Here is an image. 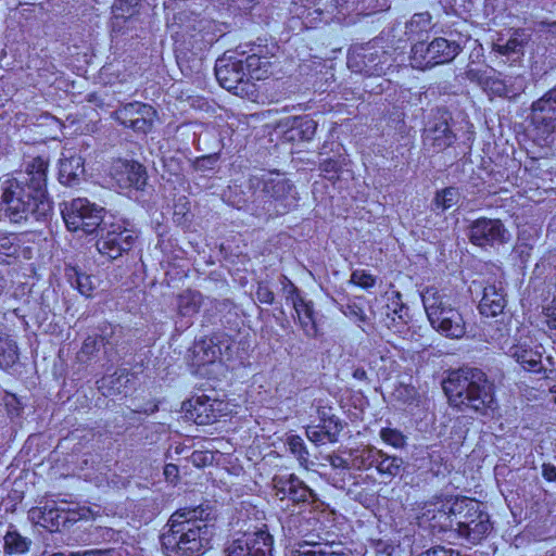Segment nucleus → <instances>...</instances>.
Returning a JSON list of instances; mask_svg holds the SVG:
<instances>
[{
	"mask_svg": "<svg viewBox=\"0 0 556 556\" xmlns=\"http://www.w3.org/2000/svg\"><path fill=\"white\" fill-rule=\"evenodd\" d=\"M137 4L138 0H115L112 7L114 13L113 28H115L121 20L125 21L127 17H130Z\"/></svg>",
	"mask_w": 556,
	"mask_h": 556,
	"instance_id": "a19ab883",
	"label": "nucleus"
},
{
	"mask_svg": "<svg viewBox=\"0 0 556 556\" xmlns=\"http://www.w3.org/2000/svg\"><path fill=\"white\" fill-rule=\"evenodd\" d=\"M422 304L432 328L450 339H460L466 334V321L451 299L435 288H427L421 294Z\"/></svg>",
	"mask_w": 556,
	"mask_h": 556,
	"instance_id": "39448f33",
	"label": "nucleus"
},
{
	"mask_svg": "<svg viewBox=\"0 0 556 556\" xmlns=\"http://www.w3.org/2000/svg\"><path fill=\"white\" fill-rule=\"evenodd\" d=\"M216 161V157L211 155V156H206V157H202L198 161V166L201 168V167H204V163L206 162H215Z\"/></svg>",
	"mask_w": 556,
	"mask_h": 556,
	"instance_id": "774afa93",
	"label": "nucleus"
},
{
	"mask_svg": "<svg viewBox=\"0 0 556 556\" xmlns=\"http://www.w3.org/2000/svg\"><path fill=\"white\" fill-rule=\"evenodd\" d=\"M213 509L208 505L184 507L169 517L161 535L162 546L172 553L184 556H200L211 548L214 535L212 526Z\"/></svg>",
	"mask_w": 556,
	"mask_h": 556,
	"instance_id": "f03ea898",
	"label": "nucleus"
},
{
	"mask_svg": "<svg viewBox=\"0 0 556 556\" xmlns=\"http://www.w3.org/2000/svg\"><path fill=\"white\" fill-rule=\"evenodd\" d=\"M112 177L122 189L142 190L147 184L144 167L135 161L117 160L112 167Z\"/></svg>",
	"mask_w": 556,
	"mask_h": 556,
	"instance_id": "6ab92c4d",
	"label": "nucleus"
},
{
	"mask_svg": "<svg viewBox=\"0 0 556 556\" xmlns=\"http://www.w3.org/2000/svg\"><path fill=\"white\" fill-rule=\"evenodd\" d=\"M289 556H317L315 549L312 547V542L304 541L292 549Z\"/></svg>",
	"mask_w": 556,
	"mask_h": 556,
	"instance_id": "3c124183",
	"label": "nucleus"
},
{
	"mask_svg": "<svg viewBox=\"0 0 556 556\" xmlns=\"http://www.w3.org/2000/svg\"><path fill=\"white\" fill-rule=\"evenodd\" d=\"M273 488L279 501L288 500L298 505L313 504L317 501L315 492L294 473L275 476Z\"/></svg>",
	"mask_w": 556,
	"mask_h": 556,
	"instance_id": "2eb2a0df",
	"label": "nucleus"
},
{
	"mask_svg": "<svg viewBox=\"0 0 556 556\" xmlns=\"http://www.w3.org/2000/svg\"><path fill=\"white\" fill-rule=\"evenodd\" d=\"M459 193L457 189L450 187L445 188L441 192L437 193L433 200V210L437 213H443L444 211L454 206L458 201Z\"/></svg>",
	"mask_w": 556,
	"mask_h": 556,
	"instance_id": "c9c22d12",
	"label": "nucleus"
},
{
	"mask_svg": "<svg viewBox=\"0 0 556 556\" xmlns=\"http://www.w3.org/2000/svg\"><path fill=\"white\" fill-rule=\"evenodd\" d=\"M164 475L166 476V478L177 477L178 467L174 464H167L164 468Z\"/></svg>",
	"mask_w": 556,
	"mask_h": 556,
	"instance_id": "680f3d73",
	"label": "nucleus"
},
{
	"mask_svg": "<svg viewBox=\"0 0 556 556\" xmlns=\"http://www.w3.org/2000/svg\"><path fill=\"white\" fill-rule=\"evenodd\" d=\"M251 539L249 536H240L239 533H237L232 539L228 540L225 546V555L226 556H264V551L262 548L261 552L257 554V552L254 551L255 554H249V544Z\"/></svg>",
	"mask_w": 556,
	"mask_h": 556,
	"instance_id": "2f4dec72",
	"label": "nucleus"
},
{
	"mask_svg": "<svg viewBox=\"0 0 556 556\" xmlns=\"http://www.w3.org/2000/svg\"><path fill=\"white\" fill-rule=\"evenodd\" d=\"M484 513L479 502L467 497L456 498L451 504H442V507L432 516L435 521L433 526L450 528L459 535L460 530L480 520L479 516Z\"/></svg>",
	"mask_w": 556,
	"mask_h": 556,
	"instance_id": "0eeeda50",
	"label": "nucleus"
},
{
	"mask_svg": "<svg viewBox=\"0 0 556 556\" xmlns=\"http://www.w3.org/2000/svg\"><path fill=\"white\" fill-rule=\"evenodd\" d=\"M350 281L364 289L372 288L376 285V278L364 269H355Z\"/></svg>",
	"mask_w": 556,
	"mask_h": 556,
	"instance_id": "de8ad7c7",
	"label": "nucleus"
},
{
	"mask_svg": "<svg viewBox=\"0 0 556 556\" xmlns=\"http://www.w3.org/2000/svg\"><path fill=\"white\" fill-rule=\"evenodd\" d=\"M336 431L337 430H333V431L325 430L323 428L321 424L314 425V426H307L306 427V437L311 442H313L316 445L325 444L326 442L334 443L336 442Z\"/></svg>",
	"mask_w": 556,
	"mask_h": 556,
	"instance_id": "4c0bfd02",
	"label": "nucleus"
},
{
	"mask_svg": "<svg viewBox=\"0 0 556 556\" xmlns=\"http://www.w3.org/2000/svg\"><path fill=\"white\" fill-rule=\"evenodd\" d=\"M363 463H366L368 466H377V462L380 457L383 456V451L378 450L374 446H367L362 451Z\"/></svg>",
	"mask_w": 556,
	"mask_h": 556,
	"instance_id": "8fccbe9b",
	"label": "nucleus"
},
{
	"mask_svg": "<svg viewBox=\"0 0 556 556\" xmlns=\"http://www.w3.org/2000/svg\"><path fill=\"white\" fill-rule=\"evenodd\" d=\"M256 298L261 303L271 304L274 302V292L264 285H260L256 290Z\"/></svg>",
	"mask_w": 556,
	"mask_h": 556,
	"instance_id": "603ef678",
	"label": "nucleus"
},
{
	"mask_svg": "<svg viewBox=\"0 0 556 556\" xmlns=\"http://www.w3.org/2000/svg\"><path fill=\"white\" fill-rule=\"evenodd\" d=\"M215 75L220 86L235 94L244 96L252 91L253 85L244 74L242 58L224 55L217 59Z\"/></svg>",
	"mask_w": 556,
	"mask_h": 556,
	"instance_id": "f8f14e48",
	"label": "nucleus"
},
{
	"mask_svg": "<svg viewBox=\"0 0 556 556\" xmlns=\"http://www.w3.org/2000/svg\"><path fill=\"white\" fill-rule=\"evenodd\" d=\"M506 306L503 281L490 279L483 288L482 299L479 303V311L484 316L494 317L503 313Z\"/></svg>",
	"mask_w": 556,
	"mask_h": 556,
	"instance_id": "aec40b11",
	"label": "nucleus"
},
{
	"mask_svg": "<svg viewBox=\"0 0 556 556\" xmlns=\"http://www.w3.org/2000/svg\"><path fill=\"white\" fill-rule=\"evenodd\" d=\"M340 311L344 316L357 324L358 327H362L364 324L368 323V317L364 309L355 302L341 304Z\"/></svg>",
	"mask_w": 556,
	"mask_h": 556,
	"instance_id": "37998d69",
	"label": "nucleus"
},
{
	"mask_svg": "<svg viewBox=\"0 0 556 556\" xmlns=\"http://www.w3.org/2000/svg\"><path fill=\"white\" fill-rule=\"evenodd\" d=\"M381 440L394 448H404L407 444L406 437L397 429L382 428L380 430Z\"/></svg>",
	"mask_w": 556,
	"mask_h": 556,
	"instance_id": "c03bdc74",
	"label": "nucleus"
},
{
	"mask_svg": "<svg viewBox=\"0 0 556 556\" xmlns=\"http://www.w3.org/2000/svg\"><path fill=\"white\" fill-rule=\"evenodd\" d=\"M542 346L535 348L526 344H517L509 349V355L516 359L525 369L540 372L542 369Z\"/></svg>",
	"mask_w": 556,
	"mask_h": 556,
	"instance_id": "5701e85b",
	"label": "nucleus"
},
{
	"mask_svg": "<svg viewBox=\"0 0 556 556\" xmlns=\"http://www.w3.org/2000/svg\"><path fill=\"white\" fill-rule=\"evenodd\" d=\"M531 112L534 126L543 134L556 130V86L532 103Z\"/></svg>",
	"mask_w": 556,
	"mask_h": 556,
	"instance_id": "f3484780",
	"label": "nucleus"
},
{
	"mask_svg": "<svg viewBox=\"0 0 556 556\" xmlns=\"http://www.w3.org/2000/svg\"><path fill=\"white\" fill-rule=\"evenodd\" d=\"M542 475L547 481H556V467L549 464H544Z\"/></svg>",
	"mask_w": 556,
	"mask_h": 556,
	"instance_id": "bf43d9fd",
	"label": "nucleus"
},
{
	"mask_svg": "<svg viewBox=\"0 0 556 556\" xmlns=\"http://www.w3.org/2000/svg\"><path fill=\"white\" fill-rule=\"evenodd\" d=\"M438 115L424 131V147L432 153L444 151L453 144L456 135L452 131L448 119L450 114L446 111L439 110Z\"/></svg>",
	"mask_w": 556,
	"mask_h": 556,
	"instance_id": "dca6fc26",
	"label": "nucleus"
},
{
	"mask_svg": "<svg viewBox=\"0 0 556 556\" xmlns=\"http://www.w3.org/2000/svg\"><path fill=\"white\" fill-rule=\"evenodd\" d=\"M538 30L544 36L545 40L556 45V21H541L536 24Z\"/></svg>",
	"mask_w": 556,
	"mask_h": 556,
	"instance_id": "09e8293b",
	"label": "nucleus"
},
{
	"mask_svg": "<svg viewBox=\"0 0 556 556\" xmlns=\"http://www.w3.org/2000/svg\"><path fill=\"white\" fill-rule=\"evenodd\" d=\"M62 216L70 231L81 230L87 235L99 231L106 223L103 220V208L83 198L64 203Z\"/></svg>",
	"mask_w": 556,
	"mask_h": 556,
	"instance_id": "9d476101",
	"label": "nucleus"
},
{
	"mask_svg": "<svg viewBox=\"0 0 556 556\" xmlns=\"http://www.w3.org/2000/svg\"><path fill=\"white\" fill-rule=\"evenodd\" d=\"M112 116L121 125L138 134H148L152 130L156 111L150 104L134 101L116 109Z\"/></svg>",
	"mask_w": 556,
	"mask_h": 556,
	"instance_id": "4468645a",
	"label": "nucleus"
},
{
	"mask_svg": "<svg viewBox=\"0 0 556 556\" xmlns=\"http://www.w3.org/2000/svg\"><path fill=\"white\" fill-rule=\"evenodd\" d=\"M391 54L378 40L354 47L348 55V66L351 71L367 76H381L392 65Z\"/></svg>",
	"mask_w": 556,
	"mask_h": 556,
	"instance_id": "423d86ee",
	"label": "nucleus"
},
{
	"mask_svg": "<svg viewBox=\"0 0 556 556\" xmlns=\"http://www.w3.org/2000/svg\"><path fill=\"white\" fill-rule=\"evenodd\" d=\"M237 54L239 58H242L244 74L250 83L251 80L265 79L269 75L273 53L267 47L254 45L248 54L245 51L238 52Z\"/></svg>",
	"mask_w": 556,
	"mask_h": 556,
	"instance_id": "a211bd4d",
	"label": "nucleus"
},
{
	"mask_svg": "<svg viewBox=\"0 0 556 556\" xmlns=\"http://www.w3.org/2000/svg\"><path fill=\"white\" fill-rule=\"evenodd\" d=\"M525 40L518 36L511 37L504 45H497L496 51L502 55H517L518 58L523 54Z\"/></svg>",
	"mask_w": 556,
	"mask_h": 556,
	"instance_id": "a18cd8bd",
	"label": "nucleus"
},
{
	"mask_svg": "<svg viewBox=\"0 0 556 556\" xmlns=\"http://www.w3.org/2000/svg\"><path fill=\"white\" fill-rule=\"evenodd\" d=\"M443 390L450 405L462 412L486 415L495 409L494 386L479 368L463 367L451 371L443 381Z\"/></svg>",
	"mask_w": 556,
	"mask_h": 556,
	"instance_id": "7ed1b4c3",
	"label": "nucleus"
},
{
	"mask_svg": "<svg viewBox=\"0 0 556 556\" xmlns=\"http://www.w3.org/2000/svg\"><path fill=\"white\" fill-rule=\"evenodd\" d=\"M312 547L317 556H348L341 543L337 542H312Z\"/></svg>",
	"mask_w": 556,
	"mask_h": 556,
	"instance_id": "79ce46f5",
	"label": "nucleus"
},
{
	"mask_svg": "<svg viewBox=\"0 0 556 556\" xmlns=\"http://www.w3.org/2000/svg\"><path fill=\"white\" fill-rule=\"evenodd\" d=\"M287 444L289 451L298 458L300 465L304 468H308L309 454L306 450L303 439L300 435L291 434L287 438Z\"/></svg>",
	"mask_w": 556,
	"mask_h": 556,
	"instance_id": "e433bc0d",
	"label": "nucleus"
},
{
	"mask_svg": "<svg viewBox=\"0 0 556 556\" xmlns=\"http://www.w3.org/2000/svg\"><path fill=\"white\" fill-rule=\"evenodd\" d=\"M192 355L198 366L213 364L220 355V348L212 339H203L194 344Z\"/></svg>",
	"mask_w": 556,
	"mask_h": 556,
	"instance_id": "c756f323",
	"label": "nucleus"
},
{
	"mask_svg": "<svg viewBox=\"0 0 556 556\" xmlns=\"http://www.w3.org/2000/svg\"><path fill=\"white\" fill-rule=\"evenodd\" d=\"M49 160L42 155L24 163V169L0 177V219L20 224L30 217L47 218L52 202L47 192Z\"/></svg>",
	"mask_w": 556,
	"mask_h": 556,
	"instance_id": "f257e3e1",
	"label": "nucleus"
},
{
	"mask_svg": "<svg viewBox=\"0 0 556 556\" xmlns=\"http://www.w3.org/2000/svg\"><path fill=\"white\" fill-rule=\"evenodd\" d=\"M85 173L84 161L79 155H72L60 161V181L67 186H74Z\"/></svg>",
	"mask_w": 556,
	"mask_h": 556,
	"instance_id": "393cba45",
	"label": "nucleus"
},
{
	"mask_svg": "<svg viewBox=\"0 0 556 556\" xmlns=\"http://www.w3.org/2000/svg\"><path fill=\"white\" fill-rule=\"evenodd\" d=\"M451 549L438 546L426 552V556H447Z\"/></svg>",
	"mask_w": 556,
	"mask_h": 556,
	"instance_id": "052dcab7",
	"label": "nucleus"
},
{
	"mask_svg": "<svg viewBox=\"0 0 556 556\" xmlns=\"http://www.w3.org/2000/svg\"><path fill=\"white\" fill-rule=\"evenodd\" d=\"M100 237L96 247L99 253L109 260H116L129 251L136 240L135 233L121 224H103L99 230Z\"/></svg>",
	"mask_w": 556,
	"mask_h": 556,
	"instance_id": "ddd939ff",
	"label": "nucleus"
},
{
	"mask_svg": "<svg viewBox=\"0 0 556 556\" xmlns=\"http://www.w3.org/2000/svg\"><path fill=\"white\" fill-rule=\"evenodd\" d=\"M239 535L251 539L252 542H250L248 549L249 554H255L254 551L258 554L261 552L258 548H262L265 553L264 556H273L274 539L265 526L255 531L239 533Z\"/></svg>",
	"mask_w": 556,
	"mask_h": 556,
	"instance_id": "bb28decb",
	"label": "nucleus"
},
{
	"mask_svg": "<svg viewBox=\"0 0 556 556\" xmlns=\"http://www.w3.org/2000/svg\"><path fill=\"white\" fill-rule=\"evenodd\" d=\"M20 251L21 245L16 236L0 232V264L9 263L8 258L17 257Z\"/></svg>",
	"mask_w": 556,
	"mask_h": 556,
	"instance_id": "473e14b6",
	"label": "nucleus"
},
{
	"mask_svg": "<svg viewBox=\"0 0 556 556\" xmlns=\"http://www.w3.org/2000/svg\"><path fill=\"white\" fill-rule=\"evenodd\" d=\"M30 541L17 531H8L4 535V552L9 555L26 553Z\"/></svg>",
	"mask_w": 556,
	"mask_h": 556,
	"instance_id": "72a5a7b5",
	"label": "nucleus"
},
{
	"mask_svg": "<svg viewBox=\"0 0 556 556\" xmlns=\"http://www.w3.org/2000/svg\"><path fill=\"white\" fill-rule=\"evenodd\" d=\"M320 169L327 174H336L339 169V164L337 161L328 159L320 163Z\"/></svg>",
	"mask_w": 556,
	"mask_h": 556,
	"instance_id": "4d7b16f0",
	"label": "nucleus"
},
{
	"mask_svg": "<svg viewBox=\"0 0 556 556\" xmlns=\"http://www.w3.org/2000/svg\"><path fill=\"white\" fill-rule=\"evenodd\" d=\"M479 518L480 520H477L476 522L470 523L468 528L460 530V534L458 535L469 544H477L481 542L492 530V523L488 513L480 515Z\"/></svg>",
	"mask_w": 556,
	"mask_h": 556,
	"instance_id": "c85d7f7f",
	"label": "nucleus"
},
{
	"mask_svg": "<svg viewBox=\"0 0 556 556\" xmlns=\"http://www.w3.org/2000/svg\"><path fill=\"white\" fill-rule=\"evenodd\" d=\"M188 413L190 418L198 425H210L217 420L218 415L214 405L216 401H212L208 396H198L190 402Z\"/></svg>",
	"mask_w": 556,
	"mask_h": 556,
	"instance_id": "b1692460",
	"label": "nucleus"
},
{
	"mask_svg": "<svg viewBox=\"0 0 556 556\" xmlns=\"http://www.w3.org/2000/svg\"><path fill=\"white\" fill-rule=\"evenodd\" d=\"M353 377L361 381H368L367 372L362 367L355 368L353 370Z\"/></svg>",
	"mask_w": 556,
	"mask_h": 556,
	"instance_id": "e2e57ef3",
	"label": "nucleus"
},
{
	"mask_svg": "<svg viewBox=\"0 0 556 556\" xmlns=\"http://www.w3.org/2000/svg\"><path fill=\"white\" fill-rule=\"evenodd\" d=\"M484 513L479 502L467 497L456 498L451 504H442V507L432 516L435 521L433 526L450 528L459 535L460 530L480 520L479 516Z\"/></svg>",
	"mask_w": 556,
	"mask_h": 556,
	"instance_id": "6e6552de",
	"label": "nucleus"
},
{
	"mask_svg": "<svg viewBox=\"0 0 556 556\" xmlns=\"http://www.w3.org/2000/svg\"><path fill=\"white\" fill-rule=\"evenodd\" d=\"M539 239L535 229H522L517 238L513 250V255L517 257L521 265H526L531 256V252Z\"/></svg>",
	"mask_w": 556,
	"mask_h": 556,
	"instance_id": "cd10ccee",
	"label": "nucleus"
},
{
	"mask_svg": "<svg viewBox=\"0 0 556 556\" xmlns=\"http://www.w3.org/2000/svg\"><path fill=\"white\" fill-rule=\"evenodd\" d=\"M40 518L47 521H53L54 519L60 518V513H67L70 516L65 519H83L88 518L91 510L88 507H79L77 505L73 506L65 501H61L60 503L55 501H47L46 504L39 508Z\"/></svg>",
	"mask_w": 556,
	"mask_h": 556,
	"instance_id": "4be33fe9",
	"label": "nucleus"
},
{
	"mask_svg": "<svg viewBox=\"0 0 556 556\" xmlns=\"http://www.w3.org/2000/svg\"><path fill=\"white\" fill-rule=\"evenodd\" d=\"M546 323L549 328L556 329V298L554 296L553 302L545 308Z\"/></svg>",
	"mask_w": 556,
	"mask_h": 556,
	"instance_id": "5fc2aeb1",
	"label": "nucleus"
},
{
	"mask_svg": "<svg viewBox=\"0 0 556 556\" xmlns=\"http://www.w3.org/2000/svg\"><path fill=\"white\" fill-rule=\"evenodd\" d=\"M304 126H305V130L311 131L312 135L315 132L316 123L314 121H306L304 123Z\"/></svg>",
	"mask_w": 556,
	"mask_h": 556,
	"instance_id": "338daca9",
	"label": "nucleus"
},
{
	"mask_svg": "<svg viewBox=\"0 0 556 556\" xmlns=\"http://www.w3.org/2000/svg\"><path fill=\"white\" fill-rule=\"evenodd\" d=\"M465 75L467 79H469L472 83L478 84L479 86L485 88L489 85V70L486 67H475L471 65H468Z\"/></svg>",
	"mask_w": 556,
	"mask_h": 556,
	"instance_id": "49530a36",
	"label": "nucleus"
},
{
	"mask_svg": "<svg viewBox=\"0 0 556 556\" xmlns=\"http://www.w3.org/2000/svg\"><path fill=\"white\" fill-rule=\"evenodd\" d=\"M77 289L78 291L86 296L90 295L91 286L88 276H78L77 277Z\"/></svg>",
	"mask_w": 556,
	"mask_h": 556,
	"instance_id": "6e6d98bb",
	"label": "nucleus"
},
{
	"mask_svg": "<svg viewBox=\"0 0 556 556\" xmlns=\"http://www.w3.org/2000/svg\"><path fill=\"white\" fill-rule=\"evenodd\" d=\"M403 459L397 456H391L383 452V456L377 462L376 469L381 475L389 477H396L401 473L403 468Z\"/></svg>",
	"mask_w": 556,
	"mask_h": 556,
	"instance_id": "f704fd0d",
	"label": "nucleus"
},
{
	"mask_svg": "<svg viewBox=\"0 0 556 556\" xmlns=\"http://www.w3.org/2000/svg\"><path fill=\"white\" fill-rule=\"evenodd\" d=\"M331 466L346 468L348 464L346 460L343 459L342 457L336 456L334 458L331 459Z\"/></svg>",
	"mask_w": 556,
	"mask_h": 556,
	"instance_id": "69168bd1",
	"label": "nucleus"
},
{
	"mask_svg": "<svg viewBox=\"0 0 556 556\" xmlns=\"http://www.w3.org/2000/svg\"><path fill=\"white\" fill-rule=\"evenodd\" d=\"M202 304V294L198 291L186 290L177 298V309L180 318L190 319L200 309ZM189 320L182 323V327L189 326Z\"/></svg>",
	"mask_w": 556,
	"mask_h": 556,
	"instance_id": "a878e982",
	"label": "nucleus"
},
{
	"mask_svg": "<svg viewBox=\"0 0 556 556\" xmlns=\"http://www.w3.org/2000/svg\"><path fill=\"white\" fill-rule=\"evenodd\" d=\"M321 426L325 430H329V431L337 430L336 431V442H337L338 435L343 429V426H342L341 421L339 420V418L336 417L334 415H331L330 417L327 418V422L321 424Z\"/></svg>",
	"mask_w": 556,
	"mask_h": 556,
	"instance_id": "864d4df0",
	"label": "nucleus"
},
{
	"mask_svg": "<svg viewBox=\"0 0 556 556\" xmlns=\"http://www.w3.org/2000/svg\"><path fill=\"white\" fill-rule=\"evenodd\" d=\"M462 48L455 40L434 38L430 43L418 42L410 51V64L415 68L427 70L452 62Z\"/></svg>",
	"mask_w": 556,
	"mask_h": 556,
	"instance_id": "1a4fd4ad",
	"label": "nucleus"
},
{
	"mask_svg": "<svg viewBox=\"0 0 556 556\" xmlns=\"http://www.w3.org/2000/svg\"><path fill=\"white\" fill-rule=\"evenodd\" d=\"M114 334L113 327H106L102 330L100 336V342L105 346L110 345L113 348L116 341L111 340ZM99 350V340L96 337H87L83 343V346L78 353L81 361L89 359Z\"/></svg>",
	"mask_w": 556,
	"mask_h": 556,
	"instance_id": "7c9ffc66",
	"label": "nucleus"
},
{
	"mask_svg": "<svg viewBox=\"0 0 556 556\" xmlns=\"http://www.w3.org/2000/svg\"><path fill=\"white\" fill-rule=\"evenodd\" d=\"M290 299L304 333L311 338L316 337L318 330L315 321L313 303L304 300L294 286H292Z\"/></svg>",
	"mask_w": 556,
	"mask_h": 556,
	"instance_id": "412c9836",
	"label": "nucleus"
},
{
	"mask_svg": "<svg viewBox=\"0 0 556 556\" xmlns=\"http://www.w3.org/2000/svg\"><path fill=\"white\" fill-rule=\"evenodd\" d=\"M110 549H88L84 552L70 553V556H108Z\"/></svg>",
	"mask_w": 556,
	"mask_h": 556,
	"instance_id": "13d9d810",
	"label": "nucleus"
},
{
	"mask_svg": "<svg viewBox=\"0 0 556 556\" xmlns=\"http://www.w3.org/2000/svg\"><path fill=\"white\" fill-rule=\"evenodd\" d=\"M430 25L431 15L428 12L416 13L406 23V34L418 35L430 28Z\"/></svg>",
	"mask_w": 556,
	"mask_h": 556,
	"instance_id": "58836bf2",
	"label": "nucleus"
},
{
	"mask_svg": "<svg viewBox=\"0 0 556 556\" xmlns=\"http://www.w3.org/2000/svg\"><path fill=\"white\" fill-rule=\"evenodd\" d=\"M249 186L253 191V202L257 205L260 216L283 215L298 204L295 186L278 173L252 176Z\"/></svg>",
	"mask_w": 556,
	"mask_h": 556,
	"instance_id": "20e7f679",
	"label": "nucleus"
},
{
	"mask_svg": "<svg viewBox=\"0 0 556 556\" xmlns=\"http://www.w3.org/2000/svg\"><path fill=\"white\" fill-rule=\"evenodd\" d=\"M159 409V405L156 403H149L147 407L142 409H138V413H144V414H153Z\"/></svg>",
	"mask_w": 556,
	"mask_h": 556,
	"instance_id": "0e129e2a",
	"label": "nucleus"
},
{
	"mask_svg": "<svg viewBox=\"0 0 556 556\" xmlns=\"http://www.w3.org/2000/svg\"><path fill=\"white\" fill-rule=\"evenodd\" d=\"M467 235L473 245L484 250L506 244L510 240L509 230L497 218L481 217L473 220Z\"/></svg>",
	"mask_w": 556,
	"mask_h": 556,
	"instance_id": "9b49d317",
	"label": "nucleus"
},
{
	"mask_svg": "<svg viewBox=\"0 0 556 556\" xmlns=\"http://www.w3.org/2000/svg\"><path fill=\"white\" fill-rule=\"evenodd\" d=\"M403 308L404 306L402 304H400L397 301L394 302V308L392 311L393 315L391 316L389 312L387 313L386 325L394 332L406 334V332H409V329L406 327V324L403 320V316L401 315Z\"/></svg>",
	"mask_w": 556,
	"mask_h": 556,
	"instance_id": "ea45409f",
	"label": "nucleus"
}]
</instances>
